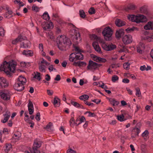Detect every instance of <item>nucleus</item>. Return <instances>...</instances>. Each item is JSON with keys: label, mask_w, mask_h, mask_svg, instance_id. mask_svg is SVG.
Returning <instances> with one entry per match:
<instances>
[{"label": "nucleus", "mask_w": 153, "mask_h": 153, "mask_svg": "<svg viewBox=\"0 0 153 153\" xmlns=\"http://www.w3.org/2000/svg\"><path fill=\"white\" fill-rule=\"evenodd\" d=\"M71 103L72 105H73L76 107V108H79L81 107V105L76 102L72 101L71 102Z\"/></svg>", "instance_id": "40"}, {"label": "nucleus", "mask_w": 153, "mask_h": 153, "mask_svg": "<svg viewBox=\"0 0 153 153\" xmlns=\"http://www.w3.org/2000/svg\"><path fill=\"white\" fill-rule=\"evenodd\" d=\"M128 18L132 22L136 23L143 22L146 19V16L143 15L135 16L134 15H129L128 16Z\"/></svg>", "instance_id": "4"}, {"label": "nucleus", "mask_w": 153, "mask_h": 153, "mask_svg": "<svg viewBox=\"0 0 153 153\" xmlns=\"http://www.w3.org/2000/svg\"><path fill=\"white\" fill-rule=\"evenodd\" d=\"M4 7L5 9L7 11V12L4 14V17L8 18L11 17L12 16V14H13L12 10L10 9L9 7L7 5H4Z\"/></svg>", "instance_id": "10"}, {"label": "nucleus", "mask_w": 153, "mask_h": 153, "mask_svg": "<svg viewBox=\"0 0 153 153\" xmlns=\"http://www.w3.org/2000/svg\"><path fill=\"white\" fill-rule=\"evenodd\" d=\"M74 50L76 51L75 53H71L69 56V60L73 62L74 61L82 60L84 59L83 54L81 53V50L78 47L75 48Z\"/></svg>", "instance_id": "3"}, {"label": "nucleus", "mask_w": 153, "mask_h": 153, "mask_svg": "<svg viewBox=\"0 0 153 153\" xmlns=\"http://www.w3.org/2000/svg\"><path fill=\"white\" fill-rule=\"evenodd\" d=\"M4 30L2 27H0V36H4Z\"/></svg>", "instance_id": "50"}, {"label": "nucleus", "mask_w": 153, "mask_h": 153, "mask_svg": "<svg viewBox=\"0 0 153 153\" xmlns=\"http://www.w3.org/2000/svg\"><path fill=\"white\" fill-rule=\"evenodd\" d=\"M31 152V153H40V152L37 149L32 148Z\"/></svg>", "instance_id": "54"}, {"label": "nucleus", "mask_w": 153, "mask_h": 153, "mask_svg": "<svg viewBox=\"0 0 153 153\" xmlns=\"http://www.w3.org/2000/svg\"><path fill=\"white\" fill-rule=\"evenodd\" d=\"M28 108H33V104L32 103V102L30 101L29 100V102L28 104Z\"/></svg>", "instance_id": "57"}, {"label": "nucleus", "mask_w": 153, "mask_h": 153, "mask_svg": "<svg viewBox=\"0 0 153 153\" xmlns=\"http://www.w3.org/2000/svg\"><path fill=\"white\" fill-rule=\"evenodd\" d=\"M115 24L117 26L120 27L125 25L126 23L121 19H117L115 20Z\"/></svg>", "instance_id": "18"}, {"label": "nucleus", "mask_w": 153, "mask_h": 153, "mask_svg": "<svg viewBox=\"0 0 153 153\" xmlns=\"http://www.w3.org/2000/svg\"><path fill=\"white\" fill-rule=\"evenodd\" d=\"M18 38L19 39V42H22L23 40H25L27 38L25 36H23L20 35L18 36Z\"/></svg>", "instance_id": "43"}, {"label": "nucleus", "mask_w": 153, "mask_h": 153, "mask_svg": "<svg viewBox=\"0 0 153 153\" xmlns=\"http://www.w3.org/2000/svg\"><path fill=\"white\" fill-rule=\"evenodd\" d=\"M26 79L25 78L22 76H19L17 82L24 84L26 82Z\"/></svg>", "instance_id": "20"}, {"label": "nucleus", "mask_w": 153, "mask_h": 153, "mask_svg": "<svg viewBox=\"0 0 153 153\" xmlns=\"http://www.w3.org/2000/svg\"><path fill=\"white\" fill-rule=\"evenodd\" d=\"M0 96L1 98L4 100H9L10 98V96L8 94L4 93L3 92H0Z\"/></svg>", "instance_id": "16"}, {"label": "nucleus", "mask_w": 153, "mask_h": 153, "mask_svg": "<svg viewBox=\"0 0 153 153\" xmlns=\"http://www.w3.org/2000/svg\"><path fill=\"white\" fill-rule=\"evenodd\" d=\"M28 110L29 112V113L30 114H32L34 111L33 108H28Z\"/></svg>", "instance_id": "63"}, {"label": "nucleus", "mask_w": 153, "mask_h": 153, "mask_svg": "<svg viewBox=\"0 0 153 153\" xmlns=\"http://www.w3.org/2000/svg\"><path fill=\"white\" fill-rule=\"evenodd\" d=\"M98 62H105L106 61V60L104 58L99 57V58H98Z\"/></svg>", "instance_id": "47"}, {"label": "nucleus", "mask_w": 153, "mask_h": 153, "mask_svg": "<svg viewBox=\"0 0 153 153\" xmlns=\"http://www.w3.org/2000/svg\"><path fill=\"white\" fill-rule=\"evenodd\" d=\"M41 146V143L40 141L35 140L33 145V148L37 149L39 148Z\"/></svg>", "instance_id": "25"}, {"label": "nucleus", "mask_w": 153, "mask_h": 153, "mask_svg": "<svg viewBox=\"0 0 153 153\" xmlns=\"http://www.w3.org/2000/svg\"><path fill=\"white\" fill-rule=\"evenodd\" d=\"M42 17L44 19L46 20H48L50 18L49 15L47 12L45 13L42 16Z\"/></svg>", "instance_id": "36"}, {"label": "nucleus", "mask_w": 153, "mask_h": 153, "mask_svg": "<svg viewBox=\"0 0 153 153\" xmlns=\"http://www.w3.org/2000/svg\"><path fill=\"white\" fill-rule=\"evenodd\" d=\"M88 114V116L89 117H94L95 116V114L94 113H91L90 111H86L85 113V114Z\"/></svg>", "instance_id": "46"}, {"label": "nucleus", "mask_w": 153, "mask_h": 153, "mask_svg": "<svg viewBox=\"0 0 153 153\" xmlns=\"http://www.w3.org/2000/svg\"><path fill=\"white\" fill-rule=\"evenodd\" d=\"M117 120L121 122L124 121V116L123 114L117 116Z\"/></svg>", "instance_id": "38"}, {"label": "nucleus", "mask_w": 153, "mask_h": 153, "mask_svg": "<svg viewBox=\"0 0 153 153\" xmlns=\"http://www.w3.org/2000/svg\"><path fill=\"white\" fill-rule=\"evenodd\" d=\"M30 42L27 40H25L23 42H22L21 44L22 47L25 48H27L29 47Z\"/></svg>", "instance_id": "22"}, {"label": "nucleus", "mask_w": 153, "mask_h": 153, "mask_svg": "<svg viewBox=\"0 0 153 153\" xmlns=\"http://www.w3.org/2000/svg\"><path fill=\"white\" fill-rule=\"evenodd\" d=\"M102 34L106 40L109 41L111 40L113 31L109 27L105 28L102 32Z\"/></svg>", "instance_id": "5"}, {"label": "nucleus", "mask_w": 153, "mask_h": 153, "mask_svg": "<svg viewBox=\"0 0 153 153\" xmlns=\"http://www.w3.org/2000/svg\"><path fill=\"white\" fill-rule=\"evenodd\" d=\"M77 61H74L73 65L75 66H78L79 67H83L86 66V63L85 62L80 61L76 62Z\"/></svg>", "instance_id": "13"}, {"label": "nucleus", "mask_w": 153, "mask_h": 153, "mask_svg": "<svg viewBox=\"0 0 153 153\" xmlns=\"http://www.w3.org/2000/svg\"><path fill=\"white\" fill-rule=\"evenodd\" d=\"M97 63L90 60L89 61V63L87 66V68L88 70L92 71L95 70L96 69Z\"/></svg>", "instance_id": "8"}, {"label": "nucleus", "mask_w": 153, "mask_h": 153, "mask_svg": "<svg viewBox=\"0 0 153 153\" xmlns=\"http://www.w3.org/2000/svg\"><path fill=\"white\" fill-rule=\"evenodd\" d=\"M92 45L96 51L99 53H102L101 48L97 42L96 41L92 43Z\"/></svg>", "instance_id": "14"}, {"label": "nucleus", "mask_w": 153, "mask_h": 153, "mask_svg": "<svg viewBox=\"0 0 153 153\" xmlns=\"http://www.w3.org/2000/svg\"><path fill=\"white\" fill-rule=\"evenodd\" d=\"M120 66V64H113L110 66V67L112 68H117V67H119Z\"/></svg>", "instance_id": "52"}, {"label": "nucleus", "mask_w": 153, "mask_h": 153, "mask_svg": "<svg viewBox=\"0 0 153 153\" xmlns=\"http://www.w3.org/2000/svg\"><path fill=\"white\" fill-rule=\"evenodd\" d=\"M20 137V134L19 133H17L14 134L13 137V139H15L16 140V141H17L19 140Z\"/></svg>", "instance_id": "34"}, {"label": "nucleus", "mask_w": 153, "mask_h": 153, "mask_svg": "<svg viewBox=\"0 0 153 153\" xmlns=\"http://www.w3.org/2000/svg\"><path fill=\"white\" fill-rule=\"evenodd\" d=\"M47 92L48 95L50 96L52 95L53 93V91L50 90H47Z\"/></svg>", "instance_id": "61"}, {"label": "nucleus", "mask_w": 153, "mask_h": 153, "mask_svg": "<svg viewBox=\"0 0 153 153\" xmlns=\"http://www.w3.org/2000/svg\"><path fill=\"white\" fill-rule=\"evenodd\" d=\"M53 27V23L52 22H50L46 27H43L44 30H47L48 29H51Z\"/></svg>", "instance_id": "33"}, {"label": "nucleus", "mask_w": 153, "mask_h": 153, "mask_svg": "<svg viewBox=\"0 0 153 153\" xmlns=\"http://www.w3.org/2000/svg\"><path fill=\"white\" fill-rule=\"evenodd\" d=\"M10 116V114L9 111H6L5 114H4V119L3 120H1V122L3 123H6L8 120Z\"/></svg>", "instance_id": "15"}, {"label": "nucleus", "mask_w": 153, "mask_h": 153, "mask_svg": "<svg viewBox=\"0 0 153 153\" xmlns=\"http://www.w3.org/2000/svg\"><path fill=\"white\" fill-rule=\"evenodd\" d=\"M23 54L27 56H31L33 55L32 51L28 50H24L23 52Z\"/></svg>", "instance_id": "23"}, {"label": "nucleus", "mask_w": 153, "mask_h": 153, "mask_svg": "<svg viewBox=\"0 0 153 153\" xmlns=\"http://www.w3.org/2000/svg\"><path fill=\"white\" fill-rule=\"evenodd\" d=\"M136 91V95L138 97H140L141 96V93L140 91V89L138 87L135 88Z\"/></svg>", "instance_id": "39"}, {"label": "nucleus", "mask_w": 153, "mask_h": 153, "mask_svg": "<svg viewBox=\"0 0 153 153\" xmlns=\"http://www.w3.org/2000/svg\"><path fill=\"white\" fill-rule=\"evenodd\" d=\"M151 22H149L144 27V28L146 30H149L151 29L152 27Z\"/></svg>", "instance_id": "35"}, {"label": "nucleus", "mask_w": 153, "mask_h": 153, "mask_svg": "<svg viewBox=\"0 0 153 153\" xmlns=\"http://www.w3.org/2000/svg\"><path fill=\"white\" fill-rule=\"evenodd\" d=\"M61 79L60 76L59 74H58L56 75V77L54 78V80L59 81Z\"/></svg>", "instance_id": "62"}, {"label": "nucleus", "mask_w": 153, "mask_h": 153, "mask_svg": "<svg viewBox=\"0 0 153 153\" xmlns=\"http://www.w3.org/2000/svg\"><path fill=\"white\" fill-rule=\"evenodd\" d=\"M133 41L132 36L129 34L125 35L123 38V41L125 45L132 42Z\"/></svg>", "instance_id": "7"}, {"label": "nucleus", "mask_w": 153, "mask_h": 153, "mask_svg": "<svg viewBox=\"0 0 153 153\" xmlns=\"http://www.w3.org/2000/svg\"><path fill=\"white\" fill-rule=\"evenodd\" d=\"M12 149L11 145L10 144L6 145V148L4 149L5 153H8V152Z\"/></svg>", "instance_id": "32"}, {"label": "nucleus", "mask_w": 153, "mask_h": 153, "mask_svg": "<svg viewBox=\"0 0 153 153\" xmlns=\"http://www.w3.org/2000/svg\"><path fill=\"white\" fill-rule=\"evenodd\" d=\"M136 6L133 4H130L126 9L125 10L126 11H128L129 10H134L136 8Z\"/></svg>", "instance_id": "28"}, {"label": "nucleus", "mask_w": 153, "mask_h": 153, "mask_svg": "<svg viewBox=\"0 0 153 153\" xmlns=\"http://www.w3.org/2000/svg\"><path fill=\"white\" fill-rule=\"evenodd\" d=\"M46 67L44 65L41 64L39 67V69L40 72H45Z\"/></svg>", "instance_id": "27"}, {"label": "nucleus", "mask_w": 153, "mask_h": 153, "mask_svg": "<svg viewBox=\"0 0 153 153\" xmlns=\"http://www.w3.org/2000/svg\"><path fill=\"white\" fill-rule=\"evenodd\" d=\"M153 39V36H147L145 39L148 42H151L152 41V39Z\"/></svg>", "instance_id": "53"}, {"label": "nucleus", "mask_w": 153, "mask_h": 153, "mask_svg": "<svg viewBox=\"0 0 153 153\" xmlns=\"http://www.w3.org/2000/svg\"><path fill=\"white\" fill-rule=\"evenodd\" d=\"M88 13L90 14H92L95 13V10L94 7L90 8L89 10Z\"/></svg>", "instance_id": "44"}, {"label": "nucleus", "mask_w": 153, "mask_h": 153, "mask_svg": "<svg viewBox=\"0 0 153 153\" xmlns=\"http://www.w3.org/2000/svg\"><path fill=\"white\" fill-rule=\"evenodd\" d=\"M140 132V130L139 128L135 127L132 131L131 137L132 138H135L137 136H138Z\"/></svg>", "instance_id": "12"}, {"label": "nucleus", "mask_w": 153, "mask_h": 153, "mask_svg": "<svg viewBox=\"0 0 153 153\" xmlns=\"http://www.w3.org/2000/svg\"><path fill=\"white\" fill-rule=\"evenodd\" d=\"M101 46L104 50L107 51L113 50L116 48V45L112 43L108 44L103 42Z\"/></svg>", "instance_id": "6"}, {"label": "nucleus", "mask_w": 153, "mask_h": 153, "mask_svg": "<svg viewBox=\"0 0 153 153\" xmlns=\"http://www.w3.org/2000/svg\"><path fill=\"white\" fill-rule=\"evenodd\" d=\"M35 119L37 121H39L40 120V113L39 112H38L36 113V116L35 117Z\"/></svg>", "instance_id": "51"}, {"label": "nucleus", "mask_w": 153, "mask_h": 153, "mask_svg": "<svg viewBox=\"0 0 153 153\" xmlns=\"http://www.w3.org/2000/svg\"><path fill=\"white\" fill-rule=\"evenodd\" d=\"M85 104L89 106H93L94 105V104L93 103H91L87 101H85Z\"/></svg>", "instance_id": "60"}, {"label": "nucleus", "mask_w": 153, "mask_h": 153, "mask_svg": "<svg viewBox=\"0 0 153 153\" xmlns=\"http://www.w3.org/2000/svg\"><path fill=\"white\" fill-rule=\"evenodd\" d=\"M35 75L33 78L36 79L39 81L41 80V78L40 76V73L38 72H34Z\"/></svg>", "instance_id": "29"}, {"label": "nucleus", "mask_w": 153, "mask_h": 153, "mask_svg": "<svg viewBox=\"0 0 153 153\" xmlns=\"http://www.w3.org/2000/svg\"><path fill=\"white\" fill-rule=\"evenodd\" d=\"M91 101L93 102H94L96 104H98L100 103L101 102L100 100L95 99L92 100Z\"/></svg>", "instance_id": "59"}, {"label": "nucleus", "mask_w": 153, "mask_h": 153, "mask_svg": "<svg viewBox=\"0 0 153 153\" xmlns=\"http://www.w3.org/2000/svg\"><path fill=\"white\" fill-rule=\"evenodd\" d=\"M74 40H76V42L77 43L79 42L81 40V38L80 37V33L78 32L76 33V34L75 35V37Z\"/></svg>", "instance_id": "26"}, {"label": "nucleus", "mask_w": 153, "mask_h": 153, "mask_svg": "<svg viewBox=\"0 0 153 153\" xmlns=\"http://www.w3.org/2000/svg\"><path fill=\"white\" fill-rule=\"evenodd\" d=\"M24 84L16 82L14 85V89L19 91H22L24 89Z\"/></svg>", "instance_id": "9"}, {"label": "nucleus", "mask_w": 153, "mask_h": 153, "mask_svg": "<svg viewBox=\"0 0 153 153\" xmlns=\"http://www.w3.org/2000/svg\"><path fill=\"white\" fill-rule=\"evenodd\" d=\"M16 65V62L15 61H12L7 62L5 61L3 62V64L1 65L0 66V70L4 71L7 75L11 76L12 73H14Z\"/></svg>", "instance_id": "1"}, {"label": "nucleus", "mask_w": 153, "mask_h": 153, "mask_svg": "<svg viewBox=\"0 0 153 153\" xmlns=\"http://www.w3.org/2000/svg\"><path fill=\"white\" fill-rule=\"evenodd\" d=\"M53 126V124L51 123H49L47 125L46 128L48 130V131H49L51 129L52 127Z\"/></svg>", "instance_id": "45"}, {"label": "nucleus", "mask_w": 153, "mask_h": 153, "mask_svg": "<svg viewBox=\"0 0 153 153\" xmlns=\"http://www.w3.org/2000/svg\"><path fill=\"white\" fill-rule=\"evenodd\" d=\"M60 100L57 97H55L53 102V104L55 107H58L60 105Z\"/></svg>", "instance_id": "24"}, {"label": "nucleus", "mask_w": 153, "mask_h": 153, "mask_svg": "<svg viewBox=\"0 0 153 153\" xmlns=\"http://www.w3.org/2000/svg\"><path fill=\"white\" fill-rule=\"evenodd\" d=\"M39 8L35 5H33L32 7V9L35 12H38L39 11Z\"/></svg>", "instance_id": "55"}, {"label": "nucleus", "mask_w": 153, "mask_h": 153, "mask_svg": "<svg viewBox=\"0 0 153 153\" xmlns=\"http://www.w3.org/2000/svg\"><path fill=\"white\" fill-rule=\"evenodd\" d=\"M124 30L122 29H120L117 31L116 33V36L117 38H120L124 35Z\"/></svg>", "instance_id": "17"}, {"label": "nucleus", "mask_w": 153, "mask_h": 153, "mask_svg": "<svg viewBox=\"0 0 153 153\" xmlns=\"http://www.w3.org/2000/svg\"><path fill=\"white\" fill-rule=\"evenodd\" d=\"M140 11L141 13L145 14L146 15H147L148 13L147 9L145 7H141L140 9Z\"/></svg>", "instance_id": "31"}, {"label": "nucleus", "mask_w": 153, "mask_h": 153, "mask_svg": "<svg viewBox=\"0 0 153 153\" xmlns=\"http://www.w3.org/2000/svg\"><path fill=\"white\" fill-rule=\"evenodd\" d=\"M75 152L71 149H69L67 151V153H75Z\"/></svg>", "instance_id": "64"}, {"label": "nucleus", "mask_w": 153, "mask_h": 153, "mask_svg": "<svg viewBox=\"0 0 153 153\" xmlns=\"http://www.w3.org/2000/svg\"><path fill=\"white\" fill-rule=\"evenodd\" d=\"M119 77L117 75H114L112 76L111 80L113 82H115L118 80Z\"/></svg>", "instance_id": "48"}, {"label": "nucleus", "mask_w": 153, "mask_h": 153, "mask_svg": "<svg viewBox=\"0 0 153 153\" xmlns=\"http://www.w3.org/2000/svg\"><path fill=\"white\" fill-rule=\"evenodd\" d=\"M109 100L111 104L113 106L117 105L120 104L119 102L114 99L110 98L109 99Z\"/></svg>", "instance_id": "19"}, {"label": "nucleus", "mask_w": 153, "mask_h": 153, "mask_svg": "<svg viewBox=\"0 0 153 153\" xmlns=\"http://www.w3.org/2000/svg\"><path fill=\"white\" fill-rule=\"evenodd\" d=\"M25 120L27 123H29L30 121L29 118V116L27 114H26L25 113Z\"/></svg>", "instance_id": "58"}, {"label": "nucleus", "mask_w": 153, "mask_h": 153, "mask_svg": "<svg viewBox=\"0 0 153 153\" xmlns=\"http://www.w3.org/2000/svg\"><path fill=\"white\" fill-rule=\"evenodd\" d=\"M149 132L147 130H145L142 134V136L144 137L145 139L147 138Z\"/></svg>", "instance_id": "41"}, {"label": "nucleus", "mask_w": 153, "mask_h": 153, "mask_svg": "<svg viewBox=\"0 0 153 153\" xmlns=\"http://www.w3.org/2000/svg\"><path fill=\"white\" fill-rule=\"evenodd\" d=\"M79 15L80 17L82 18H85L86 16L85 13L83 10H79Z\"/></svg>", "instance_id": "37"}, {"label": "nucleus", "mask_w": 153, "mask_h": 153, "mask_svg": "<svg viewBox=\"0 0 153 153\" xmlns=\"http://www.w3.org/2000/svg\"><path fill=\"white\" fill-rule=\"evenodd\" d=\"M57 42L58 48L61 51L63 50L65 45H70L71 44L70 39L65 35L58 37Z\"/></svg>", "instance_id": "2"}, {"label": "nucleus", "mask_w": 153, "mask_h": 153, "mask_svg": "<svg viewBox=\"0 0 153 153\" xmlns=\"http://www.w3.org/2000/svg\"><path fill=\"white\" fill-rule=\"evenodd\" d=\"M130 64L128 62H126L123 65L124 68L126 70H128L129 69Z\"/></svg>", "instance_id": "42"}, {"label": "nucleus", "mask_w": 153, "mask_h": 153, "mask_svg": "<svg viewBox=\"0 0 153 153\" xmlns=\"http://www.w3.org/2000/svg\"><path fill=\"white\" fill-rule=\"evenodd\" d=\"M89 98V96L87 94L82 95L79 97V99L80 100H83L85 102L88 100Z\"/></svg>", "instance_id": "30"}, {"label": "nucleus", "mask_w": 153, "mask_h": 153, "mask_svg": "<svg viewBox=\"0 0 153 153\" xmlns=\"http://www.w3.org/2000/svg\"><path fill=\"white\" fill-rule=\"evenodd\" d=\"M79 121H80V122L79 123L77 124V123H74L77 125H78L80 124L81 123L84 122V121H85V117L83 116H82L81 118L80 119Z\"/></svg>", "instance_id": "49"}, {"label": "nucleus", "mask_w": 153, "mask_h": 153, "mask_svg": "<svg viewBox=\"0 0 153 153\" xmlns=\"http://www.w3.org/2000/svg\"><path fill=\"white\" fill-rule=\"evenodd\" d=\"M48 69L50 72L53 71V70L55 71L56 70V69L53 68V66L52 65H51L49 66L48 68Z\"/></svg>", "instance_id": "56"}, {"label": "nucleus", "mask_w": 153, "mask_h": 153, "mask_svg": "<svg viewBox=\"0 0 153 153\" xmlns=\"http://www.w3.org/2000/svg\"><path fill=\"white\" fill-rule=\"evenodd\" d=\"M8 84L6 80L4 77H0V88H2L7 87Z\"/></svg>", "instance_id": "11"}, {"label": "nucleus", "mask_w": 153, "mask_h": 153, "mask_svg": "<svg viewBox=\"0 0 153 153\" xmlns=\"http://www.w3.org/2000/svg\"><path fill=\"white\" fill-rule=\"evenodd\" d=\"M144 45L142 43H140V44L137 46V51L140 53H142V49L144 48Z\"/></svg>", "instance_id": "21"}]
</instances>
